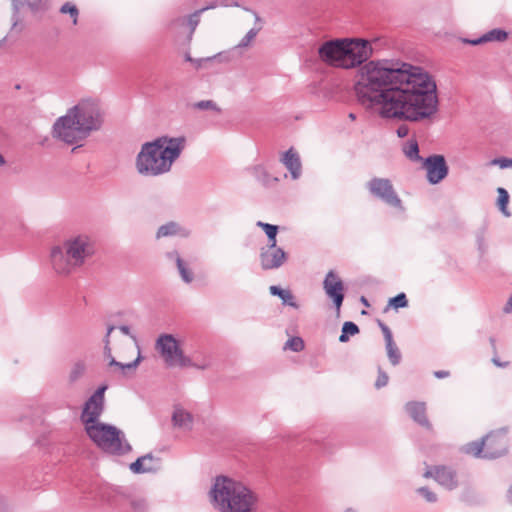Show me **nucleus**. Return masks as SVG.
<instances>
[{
  "instance_id": "14",
  "label": "nucleus",
  "mask_w": 512,
  "mask_h": 512,
  "mask_svg": "<svg viewBox=\"0 0 512 512\" xmlns=\"http://www.w3.org/2000/svg\"><path fill=\"white\" fill-rule=\"evenodd\" d=\"M287 253L278 246L275 248L262 247L260 251V262L263 270L278 269L287 261Z\"/></svg>"
},
{
  "instance_id": "10",
  "label": "nucleus",
  "mask_w": 512,
  "mask_h": 512,
  "mask_svg": "<svg viewBox=\"0 0 512 512\" xmlns=\"http://www.w3.org/2000/svg\"><path fill=\"white\" fill-rule=\"evenodd\" d=\"M64 248L68 258L70 257L75 266L82 265L85 259L94 253V248L89 243L88 238L83 236L65 241Z\"/></svg>"
},
{
  "instance_id": "1",
  "label": "nucleus",
  "mask_w": 512,
  "mask_h": 512,
  "mask_svg": "<svg viewBox=\"0 0 512 512\" xmlns=\"http://www.w3.org/2000/svg\"><path fill=\"white\" fill-rule=\"evenodd\" d=\"M326 64L351 69L359 67L354 90L367 107L380 105L379 115L394 121L420 122L438 111L437 84L423 67L388 59L367 60L373 49L364 39H333L318 48Z\"/></svg>"
},
{
  "instance_id": "61",
  "label": "nucleus",
  "mask_w": 512,
  "mask_h": 512,
  "mask_svg": "<svg viewBox=\"0 0 512 512\" xmlns=\"http://www.w3.org/2000/svg\"><path fill=\"white\" fill-rule=\"evenodd\" d=\"M355 117H356V115H355L354 113H350V114H349V118H351V119H355Z\"/></svg>"
},
{
  "instance_id": "15",
  "label": "nucleus",
  "mask_w": 512,
  "mask_h": 512,
  "mask_svg": "<svg viewBox=\"0 0 512 512\" xmlns=\"http://www.w3.org/2000/svg\"><path fill=\"white\" fill-rule=\"evenodd\" d=\"M129 469L134 474L156 473L161 469V459L152 453H147L132 462Z\"/></svg>"
},
{
  "instance_id": "20",
  "label": "nucleus",
  "mask_w": 512,
  "mask_h": 512,
  "mask_svg": "<svg viewBox=\"0 0 512 512\" xmlns=\"http://www.w3.org/2000/svg\"><path fill=\"white\" fill-rule=\"evenodd\" d=\"M12 1V27L11 30L15 29L21 22L20 9L23 6H27L32 12H37L40 9L42 0H11Z\"/></svg>"
},
{
  "instance_id": "32",
  "label": "nucleus",
  "mask_w": 512,
  "mask_h": 512,
  "mask_svg": "<svg viewBox=\"0 0 512 512\" xmlns=\"http://www.w3.org/2000/svg\"><path fill=\"white\" fill-rule=\"evenodd\" d=\"M497 193H498V198H497L498 208L504 216L509 217L510 216V212L508 211L509 193L503 187H499L497 189Z\"/></svg>"
},
{
  "instance_id": "36",
  "label": "nucleus",
  "mask_w": 512,
  "mask_h": 512,
  "mask_svg": "<svg viewBox=\"0 0 512 512\" xmlns=\"http://www.w3.org/2000/svg\"><path fill=\"white\" fill-rule=\"evenodd\" d=\"M60 13L62 14H68L72 18V22L74 25L78 22V16H79V10L77 6L71 2H65L60 7Z\"/></svg>"
},
{
  "instance_id": "23",
  "label": "nucleus",
  "mask_w": 512,
  "mask_h": 512,
  "mask_svg": "<svg viewBox=\"0 0 512 512\" xmlns=\"http://www.w3.org/2000/svg\"><path fill=\"white\" fill-rule=\"evenodd\" d=\"M271 295L277 296L282 300L283 305H288L293 308H298V304L296 303L293 294L290 290H285L280 286L272 285L269 288Z\"/></svg>"
},
{
  "instance_id": "2",
  "label": "nucleus",
  "mask_w": 512,
  "mask_h": 512,
  "mask_svg": "<svg viewBox=\"0 0 512 512\" xmlns=\"http://www.w3.org/2000/svg\"><path fill=\"white\" fill-rule=\"evenodd\" d=\"M185 146V136L163 135L143 143L135 160L137 172L145 177H156L170 172Z\"/></svg>"
},
{
  "instance_id": "34",
  "label": "nucleus",
  "mask_w": 512,
  "mask_h": 512,
  "mask_svg": "<svg viewBox=\"0 0 512 512\" xmlns=\"http://www.w3.org/2000/svg\"><path fill=\"white\" fill-rule=\"evenodd\" d=\"M180 230V226L176 222H168L164 225H161L156 233V238H162L167 236L176 235Z\"/></svg>"
},
{
  "instance_id": "39",
  "label": "nucleus",
  "mask_w": 512,
  "mask_h": 512,
  "mask_svg": "<svg viewBox=\"0 0 512 512\" xmlns=\"http://www.w3.org/2000/svg\"><path fill=\"white\" fill-rule=\"evenodd\" d=\"M177 268L184 282H192L193 273L186 267L184 261L180 256H177Z\"/></svg>"
},
{
  "instance_id": "24",
  "label": "nucleus",
  "mask_w": 512,
  "mask_h": 512,
  "mask_svg": "<svg viewBox=\"0 0 512 512\" xmlns=\"http://www.w3.org/2000/svg\"><path fill=\"white\" fill-rule=\"evenodd\" d=\"M256 225L260 227L267 236L268 243L266 247L275 248V246H277V234L279 231V226L262 221H258Z\"/></svg>"
},
{
  "instance_id": "8",
  "label": "nucleus",
  "mask_w": 512,
  "mask_h": 512,
  "mask_svg": "<svg viewBox=\"0 0 512 512\" xmlns=\"http://www.w3.org/2000/svg\"><path fill=\"white\" fill-rule=\"evenodd\" d=\"M367 189L374 197L380 199L385 204L402 209V201L397 195L391 181L387 178L373 177L367 183Z\"/></svg>"
},
{
  "instance_id": "27",
  "label": "nucleus",
  "mask_w": 512,
  "mask_h": 512,
  "mask_svg": "<svg viewBox=\"0 0 512 512\" xmlns=\"http://www.w3.org/2000/svg\"><path fill=\"white\" fill-rule=\"evenodd\" d=\"M485 448H486V446H485V439L482 438L481 440L472 441L470 443H467L464 446L463 451L466 454L472 455V456L477 457V458H483L484 459Z\"/></svg>"
},
{
  "instance_id": "13",
  "label": "nucleus",
  "mask_w": 512,
  "mask_h": 512,
  "mask_svg": "<svg viewBox=\"0 0 512 512\" xmlns=\"http://www.w3.org/2000/svg\"><path fill=\"white\" fill-rule=\"evenodd\" d=\"M424 477L434 478L439 485L449 491L456 489L459 485L456 470L445 465H437L428 469L424 473Z\"/></svg>"
},
{
  "instance_id": "33",
  "label": "nucleus",
  "mask_w": 512,
  "mask_h": 512,
  "mask_svg": "<svg viewBox=\"0 0 512 512\" xmlns=\"http://www.w3.org/2000/svg\"><path fill=\"white\" fill-rule=\"evenodd\" d=\"M141 361H142V356H141V353L139 352L138 356L136 357V359L133 360L132 362L121 363V362L117 361L116 359H111L109 361V366L118 367L119 369L122 370L123 374H126V371H130V370L134 371L139 366Z\"/></svg>"
},
{
  "instance_id": "28",
  "label": "nucleus",
  "mask_w": 512,
  "mask_h": 512,
  "mask_svg": "<svg viewBox=\"0 0 512 512\" xmlns=\"http://www.w3.org/2000/svg\"><path fill=\"white\" fill-rule=\"evenodd\" d=\"M215 7H216V3H213L209 6L201 8V9L195 11L194 13L190 14L187 19L178 18L176 21L181 22L182 24L186 23L190 27L191 33H193L199 23L200 14L207 9H211V8H215Z\"/></svg>"
},
{
  "instance_id": "48",
  "label": "nucleus",
  "mask_w": 512,
  "mask_h": 512,
  "mask_svg": "<svg viewBox=\"0 0 512 512\" xmlns=\"http://www.w3.org/2000/svg\"><path fill=\"white\" fill-rule=\"evenodd\" d=\"M460 41L464 44H469L472 46H477L485 43V39H483V35L480 37L470 39V38H460Z\"/></svg>"
},
{
  "instance_id": "59",
  "label": "nucleus",
  "mask_w": 512,
  "mask_h": 512,
  "mask_svg": "<svg viewBox=\"0 0 512 512\" xmlns=\"http://www.w3.org/2000/svg\"><path fill=\"white\" fill-rule=\"evenodd\" d=\"M507 497L510 503H512V485L508 489Z\"/></svg>"
},
{
  "instance_id": "38",
  "label": "nucleus",
  "mask_w": 512,
  "mask_h": 512,
  "mask_svg": "<svg viewBox=\"0 0 512 512\" xmlns=\"http://www.w3.org/2000/svg\"><path fill=\"white\" fill-rule=\"evenodd\" d=\"M85 369H86V367H85L84 362H82V361L76 362L70 371L69 381L71 383L76 382L79 378H81L83 376Z\"/></svg>"
},
{
  "instance_id": "22",
  "label": "nucleus",
  "mask_w": 512,
  "mask_h": 512,
  "mask_svg": "<svg viewBox=\"0 0 512 512\" xmlns=\"http://www.w3.org/2000/svg\"><path fill=\"white\" fill-rule=\"evenodd\" d=\"M74 106L69 108L65 115L60 116L54 122L51 128H76L78 127L79 119L77 118Z\"/></svg>"
},
{
  "instance_id": "47",
  "label": "nucleus",
  "mask_w": 512,
  "mask_h": 512,
  "mask_svg": "<svg viewBox=\"0 0 512 512\" xmlns=\"http://www.w3.org/2000/svg\"><path fill=\"white\" fill-rule=\"evenodd\" d=\"M378 325H379V327H380V329H381V331L383 333L385 342L389 341V340H392L393 336H392V332H391L390 328L385 323H383L380 320H378Z\"/></svg>"
},
{
  "instance_id": "42",
  "label": "nucleus",
  "mask_w": 512,
  "mask_h": 512,
  "mask_svg": "<svg viewBox=\"0 0 512 512\" xmlns=\"http://www.w3.org/2000/svg\"><path fill=\"white\" fill-rule=\"evenodd\" d=\"M259 29L252 28L250 29L247 34L242 38V40L239 42L238 47L243 48L247 47L250 42L256 37L258 34Z\"/></svg>"
},
{
  "instance_id": "50",
  "label": "nucleus",
  "mask_w": 512,
  "mask_h": 512,
  "mask_svg": "<svg viewBox=\"0 0 512 512\" xmlns=\"http://www.w3.org/2000/svg\"><path fill=\"white\" fill-rule=\"evenodd\" d=\"M118 328H119V330H120L123 334H125V335H127V336H130V337H131V338H133V339H136L135 335H133V334L131 333V329H130V327H129V326H127V325H120Z\"/></svg>"
},
{
  "instance_id": "56",
  "label": "nucleus",
  "mask_w": 512,
  "mask_h": 512,
  "mask_svg": "<svg viewBox=\"0 0 512 512\" xmlns=\"http://www.w3.org/2000/svg\"><path fill=\"white\" fill-rule=\"evenodd\" d=\"M177 256H180V255L175 250L167 253V257L169 259H175L176 262H177Z\"/></svg>"
},
{
  "instance_id": "41",
  "label": "nucleus",
  "mask_w": 512,
  "mask_h": 512,
  "mask_svg": "<svg viewBox=\"0 0 512 512\" xmlns=\"http://www.w3.org/2000/svg\"><path fill=\"white\" fill-rule=\"evenodd\" d=\"M389 377L388 374L381 368H378V376L375 381V387L377 389L383 388L388 384Z\"/></svg>"
},
{
  "instance_id": "44",
  "label": "nucleus",
  "mask_w": 512,
  "mask_h": 512,
  "mask_svg": "<svg viewBox=\"0 0 512 512\" xmlns=\"http://www.w3.org/2000/svg\"><path fill=\"white\" fill-rule=\"evenodd\" d=\"M130 506L134 512H144L146 509V501L142 498H134L130 500Z\"/></svg>"
},
{
  "instance_id": "54",
  "label": "nucleus",
  "mask_w": 512,
  "mask_h": 512,
  "mask_svg": "<svg viewBox=\"0 0 512 512\" xmlns=\"http://www.w3.org/2000/svg\"><path fill=\"white\" fill-rule=\"evenodd\" d=\"M477 243H478L479 250L483 253L484 252V238H483V236H478L477 237Z\"/></svg>"
},
{
  "instance_id": "43",
  "label": "nucleus",
  "mask_w": 512,
  "mask_h": 512,
  "mask_svg": "<svg viewBox=\"0 0 512 512\" xmlns=\"http://www.w3.org/2000/svg\"><path fill=\"white\" fill-rule=\"evenodd\" d=\"M193 107L195 109H198V110L213 109V110H217L218 111L216 103L214 101H212V100L198 101V102L193 104Z\"/></svg>"
},
{
  "instance_id": "37",
  "label": "nucleus",
  "mask_w": 512,
  "mask_h": 512,
  "mask_svg": "<svg viewBox=\"0 0 512 512\" xmlns=\"http://www.w3.org/2000/svg\"><path fill=\"white\" fill-rule=\"evenodd\" d=\"M305 344L301 337L294 336L289 338L284 346V349H290L293 352H300L304 349Z\"/></svg>"
},
{
  "instance_id": "62",
  "label": "nucleus",
  "mask_w": 512,
  "mask_h": 512,
  "mask_svg": "<svg viewBox=\"0 0 512 512\" xmlns=\"http://www.w3.org/2000/svg\"><path fill=\"white\" fill-rule=\"evenodd\" d=\"M15 89H16V90H20V89H21V84H16V85H15Z\"/></svg>"
},
{
  "instance_id": "9",
  "label": "nucleus",
  "mask_w": 512,
  "mask_h": 512,
  "mask_svg": "<svg viewBox=\"0 0 512 512\" xmlns=\"http://www.w3.org/2000/svg\"><path fill=\"white\" fill-rule=\"evenodd\" d=\"M423 166L426 169L427 181L431 185L439 184L449 174V166L441 154H432L423 159Z\"/></svg>"
},
{
  "instance_id": "55",
  "label": "nucleus",
  "mask_w": 512,
  "mask_h": 512,
  "mask_svg": "<svg viewBox=\"0 0 512 512\" xmlns=\"http://www.w3.org/2000/svg\"><path fill=\"white\" fill-rule=\"evenodd\" d=\"M399 138H405L409 135L410 130H395Z\"/></svg>"
},
{
  "instance_id": "18",
  "label": "nucleus",
  "mask_w": 512,
  "mask_h": 512,
  "mask_svg": "<svg viewBox=\"0 0 512 512\" xmlns=\"http://www.w3.org/2000/svg\"><path fill=\"white\" fill-rule=\"evenodd\" d=\"M405 410L417 424L428 430L432 429V425L426 415V404L424 402L410 401L406 403Z\"/></svg>"
},
{
  "instance_id": "64",
  "label": "nucleus",
  "mask_w": 512,
  "mask_h": 512,
  "mask_svg": "<svg viewBox=\"0 0 512 512\" xmlns=\"http://www.w3.org/2000/svg\"><path fill=\"white\" fill-rule=\"evenodd\" d=\"M105 356L109 358V361H110L111 359H115L111 354H110V356H109V355H105Z\"/></svg>"
},
{
  "instance_id": "5",
  "label": "nucleus",
  "mask_w": 512,
  "mask_h": 512,
  "mask_svg": "<svg viewBox=\"0 0 512 512\" xmlns=\"http://www.w3.org/2000/svg\"><path fill=\"white\" fill-rule=\"evenodd\" d=\"M77 118V128H101L105 123V112L97 99L86 98L74 105Z\"/></svg>"
},
{
  "instance_id": "29",
  "label": "nucleus",
  "mask_w": 512,
  "mask_h": 512,
  "mask_svg": "<svg viewBox=\"0 0 512 512\" xmlns=\"http://www.w3.org/2000/svg\"><path fill=\"white\" fill-rule=\"evenodd\" d=\"M386 344V350H387V356L390 361V363L393 366H397L402 359L401 352L397 345L395 344L394 340H389L385 342Z\"/></svg>"
},
{
  "instance_id": "4",
  "label": "nucleus",
  "mask_w": 512,
  "mask_h": 512,
  "mask_svg": "<svg viewBox=\"0 0 512 512\" xmlns=\"http://www.w3.org/2000/svg\"><path fill=\"white\" fill-rule=\"evenodd\" d=\"M84 429L97 448L107 454L123 456L132 451L124 432L112 424L98 421L84 426Z\"/></svg>"
},
{
  "instance_id": "63",
  "label": "nucleus",
  "mask_w": 512,
  "mask_h": 512,
  "mask_svg": "<svg viewBox=\"0 0 512 512\" xmlns=\"http://www.w3.org/2000/svg\"><path fill=\"white\" fill-rule=\"evenodd\" d=\"M7 39V36H5L2 40H0V46L2 45L3 42H5Z\"/></svg>"
},
{
  "instance_id": "49",
  "label": "nucleus",
  "mask_w": 512,
  "mask_h": 512,
  "mask_svg": "<svg viewBox=\"0 0 512 512\" xmlns=\"http://www.w3.org/2000/svg\"><path fill=\"white\" fill-rule=\"evenodd\" d=\"M214 58H216V56H214V57H207V58H205V59H194V58H192V57L190 56V54H189V53H186V54H185V60H186V61H188V62H191V63L195 64L197 68H199V67L201 66V63H202L203 61H211V60H212V59H214Z\"/></svg>"
},
{
  "instance_id": "21",
  "label": "nucleus",
  "mask_w": 512,
  "mask_h": 512,
  "mask_svg": "<svg viewBox=\"0 0 512 512\" xmlns=\"http://www.w3.org/2000/svg\"><path fill=\"white\" fill-rule=\"evenodd\" d=\"M172 421L175 427L191 429L193 425V416L190 412L182 408H175L172 415Z\"/></svg>"
},
{
  "instance_id": "7",
  "label": "nucleus",
  "mask_w": 512,
  "mask_h": 512,
  "mask_svg": "<svg viewBox=\"0 0 512 512\" xmlns=\"http://www.w3.org/2000/svg\"><path fill=\"white\" fill-rule=\"evenodd\" d=\"M108 389L107 384H101L86 400L81 412V422L84 426L98 422L105 408V392Z\"/></svg>"
},
{
  "instance_id": "35",
  "label": "nucleus",
  "mask_w": 512,
  "mask_h": 512,
  "mask_svg": "<svg viewBox=\"0 0 512 512\" xmlns=\"http://www.w3.org/2000/svg\"><path fill=\"white\" fill-rule=\"evenodd\" d=\"M408 306V299L404 292H401L397 294L394 297H391L388 300V305L385 308V311H387L389 308H393L395 310H398L400 308H406Z\"/></svg>"
},
{
  "instance_id": "58",
  "label": "nucleus",
  "mask_w": 512,
  "mask_h": 512,
  "mask_svg": "<svg viewBox=\"0 0 512 512\" xmlns=\"http://www.w3.org/2000/svg\"><path fill=\"white\" fill-rule=\"evenodd\" d=\"M490 343H491V346L493 348L494 351H496V340L494 337H490L489 339Z\"/></svg>"
},
{
  "instance_id": "19",
  "label": "nucleus",
  "mask_w": 512,
  "mask_h": 512,
  "mask_svg": "<svg viewBox=\"0 0 512 512\" xmlns=\"http://www.w3.org/2000/svg\"><path fill=\"white\" fill-rule=\"evenodd\" d=\"M281 162L290 171L292 179L296 180L300 177L302 169L301 160L293 147L283 153Z\"/></svg>"
},
{
  "instance_id": "26",
  "label": "nucleus",
  "mask_w": 512,
  "mask_h": 512,
  "mask_svg": "<svg viewBox=\"0 0 512 512\" xmlns=\"http://www.w3.org/2000/svg\"><path fill=\"white\" fill-rule=\"evenodd\" d=\"M402 150L405 156L411 161L418 162L423 160L419 154V145L415 138L410 139L404 143Z\"/></svg>"
},
{
  "instance_id": "31",
  "label": "nucleus",
  "mask_w": 512,
  "mask_h": 512,
  "mask_svg": "<svg viewBox=\"0 0 512 512\" xmlns=\"http://www.w3.org/2000/svg\"><path fill=\"white\" fill-rule=\"evenodd\" d=\"M508 38V32L502 28H494L483 34L485 43L487 42H504Z\"/></svg>"
},
{
  "instance_id": "60",
  "label": "nucleus",
  "mask_w": 512,
  "mask_h": 512,
  "mask_svg": "<svg viewBox=\"0 0 512 512\" xmlns=\"http://www.w3.org/2000/svg\"><path fill=\"white\" fill-rule=\"evenodd\" d=\"M6 164V160L2 154H0V166H4Z\"/></svg>"
},
{
  "instance_id": "25",
  "label": "nucleus",
  "mask_w": 512,
  "mask_h": 512,
  "mask_svg": "<svg viewBox=\"0 0 512 512\" xmlns=\"http://www.w3.org/2000/svg\"><path fill=\"white\" fill-rule=\"evenodd\" d=\"M254 176L265 187H273L280 181L277 176H271L262 166L254 167Z\"/></svg>"
},
{
  "instance_id": "17",
  "label": "nucleus",
  "mask_w": 512,
  "mask_h": 512,
  "mask_svg": "<svg viewBox=\"0 0 512 512\" xmlns=\"http://www.w3.org/2000/svg\"><path fill=\"white\" fill-rule=\"evenodd\" d=\"M92 130H51L52 137L63 141L66 144H77L81 147V142L89 137Z\"/></svg>"
},
{
  "instance_id": "3",
  "label": "nucleus",
  "mask_w": 512,
  "mask_h": 512,
  "mask_svg": "<svg viewBox=\"0 0 512 512\" xmlns=\"http://www.w3.org/2000/svg\"><path fill=\"white\" fill-rule=\"evenodd\" d=\"M209 494L212 505L219 512H258L257 494L228 476H217Z\"/></svg>"
},
{
  "instance_id": "12",
  "label": "nucleus",
  "mask_w": 512,
  "mask_h": 512,
  "mask_svg": "<svg viewBox=\"0 0 512 512\" xmlns=\"http://www.w3.org/2000/svg\"><path fill=\"white\" fill-rule=\"evenodd\" d=\"M323 289L339 312L345 298L344 283L334 270H330L323 281Z\"/></svg>"
},
{
  "instance_id": "40",
  "label": "nucleus",
  "mask_w": 512,
  "mask_h": 512,
  "mask_svg": "<svg viewBox=\"0 0 512 512\" xmlns=\"http://www.w3.org/2000/svg\"><path fill=\"white\" fill-rule=\"evenodd\" d=\"M417 493L429 503H435L438 499L437 495L426 486L418 488Z\"/></svg>"
},
{
  "instance_id": "45",
  "label": "nucleus",
  "mask_w": 512,
  "mask_h": 512,
  "mask_svg": "<svg viewBox=\"0 0 512 512\" xmlns=\"http://www.w3.org/2000/svg\"><path fill=\"white\" fill-rule=\"evenodd\" d=\"M492 164L498 165L501 169H506L512 167V159L507 157H499L495 158L492 161Z\"/></svg>"
},
{
  "instance_id": "52",
  "label": "nucleus",
  "mask_w": 512,
  "mask_h": 512,
  "mask_svg": "<svg viewBox=\"0 0 512 512\" xmlns=\"http://www.w3.org/2000/svg\"><path fill=\"white\" fill-rule=\"evenodd\" d=\"M492 362L495 366L501 367V368H505L509 365V362L500 361V359L496 355L492 358Z\"/></svg>"
},
{
  "instance_id": "30",
  "label": "nucleus",
  "mask_w": 512,
  "mask_h": 512,
  "mask_svg": "<svg viewBox=\"0 0 512 512\" xmlns=\"http://www.w3.org/2000/svg\"><path fill=\"white\" fill-rule=\"evenodd\" d=\"M359 332L360 330L356 323L352 321H346L343 323L341 335L339 336V341L341 343H345L349 340L350 336H355Z\"/></svg>"
},
{
  "instance_id": "51",
  "label": "nucleus",
  "mask_w": 512,
  "mask_h": 512,
  "mask_svg": "<svg viewBox=\"0 0 512 512\" xmlns=\"http://www.w3.org/2000/svg\"><path fill=\"white\" fill-rule=\"evenodd\" d=\"M434 376L438 379H443L449 377L450 372L447 370H438L434 372Z\"/></svg>"
},
{
  "instance_id": "53",
  "label": "nucleus",
  "mask_w": 512,
  "mask_h": 512,
  "mask_svg": "<svg viewBox=\"0 0 512 512\" xmlns=\"http://www.w3.org/2000/svg\"><path fill=\"white\" fill-rule=\"evenodd\" d=\"M512 311V295L509 297L507 304L504 307V312L509 313Z\"/></svg>"
},
{
  "instance_id": "57",
  "label": "nucleus",
  "mask_w": 512,
  "mask_h": 512,
  "mask_svg": "<svg viewBox=\"0 0 512 512\" xmlns=\"http://www.w3.org/2000/svg\"><path fill=\"white\" fill-rule=\"evenodd\" d=\"M360 301H361V303H362L364 306H366V307H369V306H370V304H369L368 300L366 299V297L362 296V297L360 298Z\"/></svg>"
},
{
  "instance_id": "46",
  "label": "nucleus",
  "mask_w": 512,
  "mask_h": 512,
  "mask_svg": "<svg viewBox=\"0 0 512 512\" xmlns=\"http://www.w3.org/2000/svg\"><path fill=\"white\" fill-rule=\"evenodd\" d=\"M115 329V326L114 325H109L107 327V332H106V335L103 339L104 341V354L105 355H109L110 356V335L112 333V331Z\"/></svg>"
},
{
  "instance_id": "11",
  "label": "nucleus",
  "mask_w": 512,
  "mask_h": 512,
  "mask_svg": "<svg viewBox=\"0 0 512 512\" xmlns=\"http://www.w3.org/2000/svg\"><path fill=\"white\" fill-rule=\"evenodd\" d=\"M484 439L486 446L484 459H496L506 454L508 450L506 428L492 431Z\"/></svg>"
},
{
  "instance_id": "6",
  "label": "nucleus",
  "mask_w": 512,
  "mask_h": 512,
  "mask_svg": "<svg viewBox=\"0 0 512 512\" xmlns=\"http://www.w3.org/2000/svg\"><path fill=\"white\" fill-rule=\"evenodd\" d=\"M155 348L170 367L175 365L188 367L191 365V359L184 355L178 341L172 334H161L156 340Z\"/></svg>"
},
{
  "instance_id": "16",
  "label": "nucleus",
  "mask_w": 512,
  "mask_h": 512,
  "mask_svg": "<svg viewBox=\"0 0 512 512\" xmlns=\"http://www.w3.org/2000/svg\"><path fill=\"white\" fill-rule=\"evenodd\" d=\"M50 259L53 269L58 274H69L75 267L70 257L66 254L65 248L54 246L51 249Z\"/></svg>"
}]
</instances>
